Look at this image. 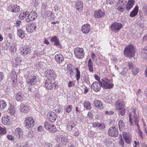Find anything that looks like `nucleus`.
<instances>
[{
    "label": "nucleus",
    "instance_id": "obj_24",
    "mask_svg": "<svg viewBox=\"0 0 147 147\" xmlns=\"http://www.w3.org/2000/svg\"><path fill=\"white\" fill-rule=\"evenodd\" d=\"M76 8L79 11L81 12L83 9V3L82 1H79L77 2L75 5Z\"/></svg>",
    "mask_w": 147,
    "mask_h": 147
},
{
    "label": "nucleus",
    "instance_id": "obj_19",
    "mask_svg": "<svg viewBox=\"0 0 147 147\" xmlns=\"http://www.w3.org/2000/svg\"><path fill=\"white\" fill-rule=\"evenodd\" d=\"M95 17L96 18H100L104 16L105 15V13L103 11L98 10L96 11L94 13Z\"/></svg>",
    "mask_w": 147,
    "mask_h": 147
},
{
    "label": "nucleus",
    "instance_id": "obj_40",
    "mask_svg": "<svg viewBox=\"0 0 147 147\" xmlns=\"http://www.w3.org/2000/svg\"><path fill=\"white\" fill-rule=\"evenodd\" d=\"M6 129L0 126V136L5 135L6 133Z\"/></svg>",
    "mask_w": 147,
    "mask_h": 147
},
{
    "label": "nucleus",
    "instance_id": "obj_21",
    "mask_svg": "<svg viewBox=\"0 0 147 147\" xmlns=\"http://www.w3.org/2000/svg\"><path fill=\"white\" fill-rule=\"evenodd\" d=\"M55 58L56 61L59 63H61L64 61L63 56L60 54L55 55Z\"/></svg>",
    "mask_w": 147,
    "mask_h": 147
},
{
    "label": "nucleus",
    "instance_id": "obj_11",
    "mask_svg": "<svg viewBox=\"0 0 147 147\" xmlns=\"http://www.w3.org/2000/svg\"><path fill=\"white\" fill-rule=\"evenodd\" d=\"M44 125L46 129H48L50 131L55 132L56 131V129L53 124H51L45 121L44 123Z\"/></svg>",
    "mask_w": 147,
    "mask_h": 147
},
{
    "label": "nucleus",
    "instance_id": "obj_17",
    "mask_svg": "<svg viewBox=\"0 0 147 147\" xmlns=\"http://www.w3.org/2000/svg\"><path fill=\"white\" fill-rule=\"evenodd\" d=\"M36 28V24L35 23L29 24L26 27L27 31L29 32H32L35 30Z\"/></svg>",
    "mask_w": 147,
    "mask_h": 147
},
{
    "label": "nucleus",
    "instance_id": "obj_53",
    "mask_svg": "<svg viewBox=\"0 0 147 147\" xmlns=\"http://www.w3.org/2000/svg\"><path fill=\"white\" fill-rule=\"evenodd\" d=\"M119 143L121 145V147H123L124 146V142L122 139H121L119 140Z\"/></svg>",
    "mask_w": 147,
    "mask_h": 147
},
{
    "label": "nucleus",
    "instance_id": "obj_47",
    "mask_svg": "<svg viewBox=\"0 0 147 147\" xmlns=\"http://www.w3.org/2000/svg\"><path fill=\"white\" fill-rule=\"evenodd\" d=\"M137 127V128L138 130V132L139 134V135L140 137L141 138H142V131L140 129V128L139 125V124H138V125H136Z\"/></svg>",
    "mask_w": 147,
    "mask_h": 147
},
{
    "label": "nucleus",
    "instance_id": "obj_16",
    "mask_svg": "<svg viewBox=\"0 0 147 147\" xmlns=\"http://www.w3.org/2000/svg\"><path fill=\"white\" fill-rule=\"evenodd\" d=\"M21 54L22 55H28L32 52V50L26 47H22L20 49Z\"/></svg>",
    "mask_w": 147,
    "mask_h": 147
},
{
    "label": "nucleus",
    "instance_id": "obj_6",
    "mask_svg": "<svg viewBox=\"0 0 147 147\" xmlns=\"http://www.w3.org/2000/svg\"><path fill=\"white\" fill-rule=\"evenodd\" d=\"M108 132L109 135L112 137H116L118 135V130L114 126L110 128Z\"/></svg>",
    "mask_w": 147,
    "mask_h": 147
},
{
    "label": "nucleus",
    "instance_id": "obj_35",
    "mask_svg": "<svg viewBox=\"0 0 147 147\" xmlns=\"http://www.w3.org/2000/svg\"><path fill=\"white\" fill-rule=\"evenodd\" d=\"M88 65L89 67V71L92 72L93 71L92 63V61L91 59H90L88 62Z\"/></svg>",
    "mask_w": 147,
    "mask_h": 147
},
{
    "label": "nucleus",
    "instance_id": "obj_55",
    "mask_svg": "<svg viewBox=\"0 0 147 147\" xmlns=\"http://www.w3.org/2000/svg\"><path fill=\"white\" fill-rule=\"evenodd\" d=\"M87 115L88 117H89L91 119L93 118V113L90 112H88Z\"/></svg>",
    "mask_w": 147,
    "mask_h": 147
},
{
    "label": "nucleus",
    "instance_id": "obj_50",
    "mask_svg": "<svg viewBox=\"0 0 147 147\" xmlns=\"http://www.w3.org/2000/svg\"><path fill=\"white\" fill-rule=\"evenodd\" d=\"M95 119L100 121L102 120V115H100L98 114L96 115L95 116Z\"/></svg>",
    "mask_w": 147,
    "mask_h": 147
},
{
    "label": "nucleus",
    "instance_id": "obj_5",
    "mask_svg": "<svg viewBox=\"0 0 147 147\" xmlns=\"http://www.w3.org/2000/svg\"><path fill=\"white\" fill-rule=\"evenodd\" d=\"M24 123L26 128L29 129L33 127L34 125V121L32 117H28L26 119Z\"/></svg>",
    "mask_w": 147,
    "mask_h": 147
},
{
    "label": "nucleus",
    "instance_id": "obj_39",
    "mask_svg": "<svg viewBox=\"0 0 147 147\" xmlns=\"http://www.w3.org/2000/svg\"><path fill=\"white\" fill-rule=\"evenodd\" d=\"M123 138L125 142L127 144H129L131 143V140L129 137L126 135H123Z\"/></svg>",
    "mask_w": 147,
    "mask_h": 147
},
{
    "label": "nucleus",
    "instance_id": "obj_27",
    "mask_svg": "<svg viewBox=\"0 0 147 147\" xmlns=\"http://www.w3.org/2000/svg\"><path fill=\"white\" fill-rule=\"evenodd\" d=\"M138 7L136 5L134 9L130 13L129 16L131 17H133L136 16L138 12Z\"/></svg>",
    "mask_w": 147,
    "mask_h": 147
},
{
    "label": "nucleus",
    "instance_id": "obj_64",
    "mask_svg": "<svg viewBox=\"0 0 147 147\" xmlns=\"http://www.w3.org/2000/svg\"><path fill=\"white\" fill-rule=\"evenodd\" d=\"M143 53H147V46L145 47L143 49L142 51Z\"/></svg>",
    "mask_w": 147,
    "mask_h": 147
},
{
    "label": "nucleus",
    "instance_id": "obj_43",
    "mask_svg": "<svg viewBox=\"0 0 147 147\" xmlns=\"http://www.w3.org/2000/svg\"><path fill=\"white\" fill-rule=\"evenodd\" d=\"M18 35L21 38H23L24 36V33L23 31L21 29L18 30Z\"/></svg>",
    "mask_w": 147,
    "mask_h": 147
},
{
    "label": "nucleus",
    "instance_id": "obj_15",
    "mask_svg": "<svg viewBox=\"0 0 147 147\" xmlns=\"http://www.w3.org/2000/svg\"><path fill=\"white\" fill-rule=\"evenodd\" d=\"M22 129L20 128H17L15 130V135L20 140H22L23 137V132Z\"/></svg>",
    "mask_w": 147,
    "mask_h": 147
},
{
    "label": "nucleus",
    "instance_id": "obj_45",
    "mask_svg": "<svg viewBox=\"0 0 147 147\" xmlns=\"http://www.w3.org/2000/svg\"><path fill=\"white\" fill-rule=\"evenodd\" d=\"M72 109V106L71 105H69L65 109V111L67 113H69Z\"/></svg>",
    "mask_w": 147,
    "mask_h": 147
},
{
    "label": "nucleus",
    "instance_id": "obj_57",
    "mask_svg": "<svg viewBox=\"0 0 147 147\" xmlns=\"http://www.w3.org/2000/svg\"><path fill=\"white\" fill-rule=\"evenodd\" d=\"M96 64H97L99 65H102V62L101 61V59L99 58L98 59H97V60Z\"/></svg>",
    "mask_w": 147,
    "mask_h": 147
},
{
    "label": "nucleus",
    "instance_id": "obj_58",
    "mask_svg": "<svg viewBox=\"0 0 147 147\" xmlns=\"http://www.w3.org/2000/svg\"><path fill=\"white\" fill-rule=\"evenodd\" d=\"M117 9L118 10L121 12H122L124 10V8L122 7V5L118 6Z\"/></svg>",
    "mask_w": 147,
    "mask_h": 147
},
{
    "label": "nucleus",
    "instance_id": "obj_1",
    "mask_svg": "<svg viewBox=\"0 0 147 147\" xmlns=\"http://www.w3.org/2000/svg\"><path fill=\"white\" fill-rule=\"evenodd\" d=\"M136 113L137 111L135 109H133L129 112V115L130 125L134 126V122L135 125L138 124L139 121Z\"/></svg>",
    "mask_w": 147,
    "mask_h": 147
},
{
    "label": "nucleus",
    "instance_id": "obj_41",
    "mask_svg": "<svg viewBox=\"0 0 147 147\" xmlns=\"http://www.w3.org/2000/svg\"><path fill=\"white\" fill-rule=\"evenodd\" d=\"M10 106H11V107L8 109V112L11 113L12 115H14V113H15V110L13 108V107L11 105H10Z\"/></svg>",
    "mask_w": 147,
    "mask_h": 147
},
{
    "label": "nucleus",
    "instance_id": "obj_25",
    "mask_svg": "<svg viewBox=\"0 0 147 147\" xmlns=\"http://www.w3.org/2000/svg\"><path fill=\"white\" fill-rule=\"evenodd\" d=\"M67 128L69 131H72L74 128L75 124L73 121H69L67 124Z\"/></svg>",
    "mask_w": 147,
    "mask_h": 147
},
{
    "label": "nucleus",
    "instance_id": "obj_13",
    "mask_svg": "<svg viewBox=\"0 0 147 147\" xmlns=\"http://www.w3.org/2000/svg\"><path fill=\"white\" fill-rule=\"evenodd\" d=\"M101 86L103 87L102 83H100L97 82H94L91 85L92 89H93L96 92H98L100 90Z\"/></svg>",
    "mask_w": 147,
    "mask_h": 147
},
{
    "label": "nucleus",
    "instance_id": "obj_56",
    "mask_svg": "<svg viewBox=\"0 0 147 147\" xmlns=\"http://www.w3.org/2000/svg\"><path fill=\"white\" fill-rule=\"evenodd\" d=\"M143 11L147 15V5H146L144 6L143 9Z\"/></svg>",
    "mask_w": 147,
    "mask_h": 147
},
{
    "label": "nucleus",
    "instance_id": "obj_44",
    "mask_svg": "<svg viewBox=\"0 0 147 147\" xmlns=\"http://www.w3.org/2000/svg\"><path fill=\"white\" fill-rule=\"evenodd\" d=\"M139 70V69L136 67L134 68V69L132 70L133 75L135 76L138 73Z\"/></svg>",
    "mask_w": 147,
    "mask_h": 147
},
{
    "label": "nucleus",
    "instance_id": "obj_52",
    "mask_svg": "<svg viewBox=\"0 0 147 147\" xmlns=\"http://www.w3.org/2000/svg\"><path fill=\"white\" fill-rule=\"evenodd\" d=\"M52 146L51 144L48 142H45L44 147H52Z\"/></svg>",
    "mask_w": 147,
    "mask_h": 147
},
{
    "label": "nucleus",
    "instance_id": "obj_12",
    "mask_svg": "<svg viewBox=\"0 0 147 147\" xmlns=\"http://www.w3.org/2000/svg\"><path fill=\"white\" fill-rule=\"evenodd\" d=\"M46 73L47 75L49 78L48 79L54 80L57 77V75L55 72L53 70H48Z\"/></svg>",
    "mask_w": 147,
    "mask_h": 147
},
{
    "label": "nucleus",
    "instance_id": "obj_49",
    "mask_svg": "<svg viewBox=\"0 0 147 147\" xmlns=\"http://www.w3.org/2000/svg\"><path fill=\"white\" fill-rule=\"evenodd\" d=\"M14 4L10 5L8 6L7 8L8 11L13 12Z\"/></svg>",
    "mask_w": 147,
    "mask_h": 147
},
{
    "label": "nucleus",
    "instance_id": "obj_60",
    "mask_svg": "<svg viewBox=\"0 0 147 147\" xmlns=\"http://www.w3.org/2000/svg\"><path fill=\"white\" fill-rule=\"evenodd\" d=\"M26 136L30 138H31L32 136V133L30 131H28L27 133Z\"/></svg>",
    "mask_w": 147,
    "mask_h": 147
},
{
    "label": "nucleus",
    "instance_id": "obj_34",
    "mask_svg": "<svg viewBox=\"0 0 147 147\" xmlns=\"http://www.w3.org/2000/svg\"><path fill=\"white\" fill-rule=\"evenodd\" d=\"M16 43L15 42H13L10 48V51L12 53H14L16 51Z\"/></svg>",
    "mask_w": 147,
    "mask_h": 147
},
{
    "label": "nucleus",
    "instance_id": "obj_54",
    "mask_svg": "<svg viewBox=\"0 0 147 147\" xmlns=\"http://www.w3.org/2000/svg\"><path fill=\"white\" fill-rule=\"evenodd\" d=\"M42 11L43 12H44V9H47V5L45 3H43L42 5Z\"/></svg>",
    "mask_w": 147,
    "mask_h": 147
},
{
    "label": "nucleus",
    "instance_id": "obj_62",
    "mask_svg": "<svg viewBox=\"0 0 147 147\" xmlns=\"http://www.w3.org/2000/svg\"><path fill=\"white\" fill-rule=\"evenodd\" d=\"M7 137L9 140H13V136L12 135H7Z\"/></svg>",
    "mask_w": 147,
    "mask_h": 147
},
{
    "label": "nucleus",
    "instance_id": "obj_18",
    "mask_svg": "<svg viewBox=\"0 0 147 147\" xmlns=\"http://www.w3.org/2000/svg\"><path fill=\"white\" fill-rule=\"evenodd\" d=\"M90 26L89 24H86L83 25L81 28L82 31L84 33L87 34L90 31Z\"/></svg>",
    "mask_w": 147,
    "mask_h": 147
},
{
    "label": "nucleus",
    "instance_id": "obj_46",
    "mask_svg": "<svg viewBox=\"0 0 147 147\" xmlns=\"http://www.w3.org/2000/svg\"><path fill=\"white\" fill-rule=\"evenodd\" d=\"M98 128L100 129H102L105 128V124L103 123H98Z\"/></svg>",
    "mask_w": 147,
    "mask_h": 147
},
{
    "label": "nucleus",
    "instance_id": "obj_61",
    "mask_svg": "<svg viewBox=\"0 0 147 147\" xmlns=\"http://www.w3.org/2000/svg\"><path fill=\"white\" fill-rule=\"evenodd\" d=\"M95 78L99 83H102L101 80L100 81L99 77L97 75H95Z\"/></svg>",
    "mask_w": 147,
    "mask_h": 147
},
{
    "label": "nucleus",
    "instance_id": "obj_63",
    "mask_svg": "<svg viewBox=\"0 0 147 147\" xmlns=\"http://www.w3.org/2000/svg\"><path fill=\"white\" fill-rule=\"evenodd\" d=\"M52 14V12L50 11H47L46 13V14L45 15H47V16L49 17Z\"/></svg>",
    "mask_w": 147,
    "mask_h": 147
},
{
    "label": "nucleus",
    "instance_id": "obj_7",
    "mask_svg": "<svg viewBox=\"0 0 147 147\" xmlns=\"http://www.w3.org/2000/svg\"><path fill=\"white\" fill-rule=\"evenodd\" d=\"M122 27V24L117 22L113 24L111 26V29L113 32H118Z\"/></svg>",
    "mask_w": 147,
    "mask_h": 147
},
{
    "label": "nucleus",
    "instance_id": "obj_22",
    "mask_svg": "<svg viewBox=\"0 0 147 147\" xmlns=\"http://www.w3.org/2000/svg\"><path fill=\"white\" fill-rule=\"evenodd\" d=\"M36 77L35 76H32L31 78L28 80V84L32 86L34 85L36 82Z\"/></svg>",
    "mask_w": 147,
    "mask_h": 147
},
{
    "label": "nucleus",
    "instance_id": "obj_59",
    "mask_svg": "<svg viewBox=\"0 0 147 147\" xmlns=\"http://www.w3.org/2000/svg\"><path fill=\"white\" fill-rule=\"evenodd\" d=\"M4 78V75L3 73L0 72V82H1Z\"/></svg>",
    "mask_w": 147,
    "mask_h": 147
},
{
    "label": "nucleus",
    "instance_id": "obj_37",
    "mask_svg": "<svg viewBox=\"0 0 147 147\" xmlns=\"http://www.w3.org/2000/svg\"><path fill=\"white\" fill-rule=\"evenodd\" d=\"M7 106L6 102L3 100L0 99V109H2Z\"/></svg>",
    "mask_w": 147,
    "mask_h": 147
},
{
    "label": "nucleus",
    "instance_id": "obj_28",
    "mask_svg": "<svg viewBox=\"0 0 147 147\" xmlns=\"http://www.w3.org/2000/svg\"><path fill=\"white\" fill-rule=\"evenodd\" d=\"M67 69L70 72V75L71 76H74V66L71 64H69L67 65Z\"/></svg>",
    "mask_w": 147,
    "mask_h": 147
},
{
    "label": "nucleus",
    "instance_id": "obj_2",
    "mask_svg": "<svg viewBox=\"0 0 147 147\" xmlns=\"http://www.w3.org/2000/svg\"><path fill=\"white\" fill-rule=\"evenodd\" d=\"M124 104V102L122 100H118L115 103L116 109L119 115L124 116L125 113V106Z\"/></svg>",
    "mask_w": 147,
    "mask_h": 147
},
{
    "label": "nucleus",
    "instance_id": "obj_42",
    "mask_svg": "<svg viewBox=\"0 0 147 147\" xmlns=\"http://www.w3.org/2000/svg\"><path fill=\"white\" fill-rule=\"evenodd\" d=\"M13 12L17 13L20 11V7L16 5H14L13 6Z\"/></svg>",
    "mask_w": 147,
    "mask_h": 147
},
{
    "label": "nucleus",
    "instance_id": "obj_4",
    "mask_svg": "<svg viewBox=\"0 0 147 147\" xmlns=\"http://www.w3.org/2000/svg\"><path fill=\"white\" fill-rule=\"evenodd\" d=\"M111 80L108 79L107 78L101 79L102 87L106 89H109L112 88L114 85L113 84L110 83L111 82Z\"/></svg>",
    "mask_w": 147,
    "mask_h": 147
},
{
    "label": "nucleus",
    "instance_id": "obj_23",
    "mask_svg": "<svg viewBox=\"0 0 147 147\" xmlns=\"http://www.w3.org/2000/svg\"><path fill=\"white\" fill-rule=\"evenodd\" d=\"M93 103L95 105L96 107L99 109L103 108L102 103L99 100H94L93 102Z\"/></svg>",
    "mask_w": 147,
    "mask_h": 147
},
{
    "label": "nucleus",
    "instance_id": "obj_9",
    "mask_svg": "<svg viewBox=\"0 0 147 147\" xmlns=\"http://www.w3.org/2000/svg\"><path fill=\"white\" fill-rule=\"evenodd\" d=\"M74 53L76 57L78 58H82L84 57V51L82 48H76L74 50Z\"/></svg>",
    "mask_w": 147,
    "mask_h": 147
},
{
    "label": "nucleus",
    "instance_id": "obj_3",
    "mask_svg": "<svg viewBox=\"0 0 147 147\" xmlns=\"http://www.w3.org/2000/svg\"><path fill=\"white\" fill-rule=\"evenodd\" d=\"M135 53V48L132 45H129L125 48L124 54L128 57H133Z\"/></svg>",
    "mask_w": 147,
    "mask_h": 147
},
{
    "label": "nucleus",
    "instance_id": "obj_31",
    "mask_svg": "<svg viewBox=\"0 0 147 147\" xmlns=\"http://www.w3.org/2000/svg\"><path fill=\"white\" fill-rule=\"evenodd\" d=\"M51 41L54 42V44L56 46L58 47L60 46L59 39L57 36H54L52 37L51 39Z\"/></svg>",
    "mask_w": 147,
    "mask_h": 147
},
{
    "label": "nucleus",
    "instance_id": "obj_8",
    "mask_svg": "<svg viewBox=\"0 0 147 147\" xmlns=\"http://www.w3.org/2000/svg\"><path fill=\"white\" fill-rule=\"evenodd\" d=\"M57 140L60 144H66L69 142V140L67 137L61 135H58L57 138Z\"/></svg>",
    "mask_w": 147,
    "mask_h": 147
},
{
    "label": "nucleus",
    "instance_id": "obj_48",
    "mask_svg": "<svg viewBox=\"0 0 147 147\" xmlns=\"http://www.w3.org/2000/svg\"><path fill=\"white\" fill-rule=\"evenodd\" d=\"M128 66L129 67V69H134V68L135 67L134 66V65L131 62H129L128 63Z\"/></svg>",
    "mask_w": 147,
    "mask_h": 147
},
{
    "label": "nucleus",
    "instance_id": "obj_10",
    "mask_svg": "<svg viewBox=\"0 0 147 147\" xmlns=\"http://www.w3.org/2000/svg\"><path fill=\"white\" fill-rule=\"evenodd\" d=\"M37 15L36 13L34 11H32L28 14L27 16V18L26 19V21L28 23L30 21L34 20L37 17Z\"/></svg>",
    "mask_w": 147,
    "mask_h": 147
},
{
    "label": "nucleus",
    "instance_id": "obj_36",
    "mask_svg": "<svg viewBox=\"0 0 147 147\" xmlns=\"http://www.w3.org/2000/svg\"><path fill=\"white\" fill-rule=\"evenodd\" d=\"M118 124L119 130H122L123 128L125 126L124 122L122 120H120Z\"/></svg>",
    "mask_w": 147,
    "mask_h": 147
},
{
    "label": "nucleus",
    "instance_id": "obj_32",
    "mask_svg": "<svg viewBox=\"0 0 147 147\" xmlns=\"http://www.w3.org/2000/svg\"><path fill=\"white\" fill-rule=\"evenodd\" d=\"M20 110L21 112L24 113H27L28 112V107L25 105H21L20 107Z\"/></svg>",
    "mask_w": 147,
    "mask_h": 147
},
{
    "label": "nucleus",
    "instance_id": "obj_51",
    "mask_svg": "<svg viewBox=\"0 0 147 147\" xmlns=\"http://www.w3.org/2000/svg\"><path fill=\"white\" fill-rule=\"evenodd\" d=\"M105 114L109 115H112L114 114V112L112 111H105L104 112Z\"/></svg>",
    "mask_w": 147,
    "mask_h": 147
},
{
    "label": "nucleus",
    "instance_id": "obj_20",
    "mask_svg": "<svg viewBox=\"0 0 147 147\" xmlns=\"http://www.w3.org/2000/svg\"><path fill=\"white\" fill-rule=\"evenodd\" d=\"M134 4V0H128L127 4L126 6V8L127 11H129L133 7Z\"/></svg>",
    "mask_w": 147,
    "mask_h": 147
},
{
    "label": "nucleus",
    "instance_id": "obj_38",
    "mask_svg": "<svg viewBox=\"0 0 147 147\" xmlns=\"http://www.w3.org/2000/svg\"><path fill=\"white\" fill-rule=\"evenodd\" d=\"M76 71V77L77 80L78 81L79 79L80 78V72L78 68L76 67L75 68Z\"/></svg>",
    "mask_w": 147,
    "mask_h": 147
},
{
    "label": "nucleus",
    "instance_id": "obj_33",
    "mask_svg": "<svg viewBox=\"0 0 147 147\" xmlns=\"http://www.w3.org/2000/svg\"><path fill=\"white\" fill-rule=\"evenodd\" d=\"M16 99L18 101H20L23 99V95L20 92L17 93L16 96Z\"/></svg>",
    "mask_w": 147,
    "mask_h": 147
},
{
    "label": "nucleus",
    "instance_id": "obj_30",
    "mask_svg": "<svg viewBox=\"0 0 147 147\" xmlns=\"http://www.w3.org/2000/svg\"><path fill=\"white\" fill-rule=\"evenodd\" d=\"M84 107L86 110H89L91 109V107L90 103L88 101H85L83 103Z\"/></svg>",
    "mask_w": 147,
    "mask_h": 147
},
{
    "label": "nucleus",
    "instance_id": "obj_26",
    "mask_svg": "<svg viewBox=\"0 0 147 147\" xmlns=\"http://www.w3.org/2000/svg\"><path fill=\"white\" fill-rule=\"evenodd\" d=\"M52 82L49 79L46 80L45 82V86L49 90L52 89L53 88Z\"/></svg>",
    "mask_w": 147,
    "mask_h": 147
},
{
    "label": "nucleus",
    "instance_id": "obj_29",
    "mask_svg": "<svg viewBox=\"0 0 147 147\" xmlns=\"http://www.w3.org/2000/svg\"><path fill=\"white\" fill-rule=\"evenodd\" d=\"M2 123L4 125H7L9 124L10 122L9 117V116H4L2 119Z\"/></svg>",
    "mask_w": 147,
    "mask_h": 147
},
{
    "label": "nucleus",
    "instance_id": "obj_14",
    "mask_svg": "<svg viewBox=\"0 0 147 147\" xmlns=\"http://www.w3.org/2000/svg\"><path fill=\"white\" fill-rule=\"evenodd\" d=\"M47 116L48 117L49 120L52 122H54L56 119L57 116L55 113L53 112H49Z\"/></svg>",
    "mask_w": 147,
    "mask_h": 147
}]
</instances>
